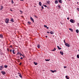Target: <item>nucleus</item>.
I'll return each mask as SVG.
<instances>
[{
	"mask_svg": "<svg viewBox=\"0 0 79 79\" xmlns=\"http://www.w3.org/2000/svg\"><path fill=\"white\" fill-rule=\"evenodd\" d=\"M10 10L11 11H13V10Z\"/></svg>",
	"mask_w": 79,
	"mask_h": 79,
	"instance_id": "obj_54",
	"label": "nucleus"
},
{
	"mask_svg": "<svg viewBox=\"0 0 79 79\" xmlns=\"http://www.w3.org/2000/svg\"><path fill=\"white\" fill-rule=\"evenodd\" d=\"M45 61H50V59L48 60V59H45Z\"/></svg>",
	"mask_w": 79,
	"mask_h": 79,
	"instance_id": "obj_26",
	"label": "nucleus"
},
{
	"mask_svg": "<svg viewBox=\"0 0 79 79\" xmlns=\"http://www.w3.org/2000/svg\"><path fill=\"white\" fill-rule=\"evenodd\" d=\"M20 59H21V60H23V57H21L20 58Z\"/></svg>",
	"mask_w": 79,
	"mask_h": 79,
	"instance_id": "obj_38",
	"label": "nucleus"
},
{
	"mask_svg": "<svg viewBox=\"0 0 79 79\" xmlns=\"http://www.w3.org/2000/svg\"><path fill=\"white\" fill-rule=\"evenodd\" d=\"M10 47H11V48H12V45H11L10 46Z\"/></svg>",
	"mask_w": 79,
	"mask_h": 79,
	"instance_id": "obj_51",
	"label": "nucleus"
},
{
	"mask_svg": "<svg viewBox=\"0 0 79 79\" xmlns=\"http://www.w3.org/2000/svg\"><path fill=\"white\" fill-rule=\"evenodd\" d=\"M19 76L21 78H22V77H22V75H21V74H19Z\"/></svg>",
	"mask_w": 79,
	"mask_h": 79,
	"instance_id": "obj_16",
	"label": "nucleus"
},
{
	"mask_svg": "<svg viewBox=\"0 0 79 79\" xmlns=\"http://www.w3.org/2000/svg\"><path fill=\"white\" fill-rule=\"evenodd\" d=\"M47 29H49V27H46Z\"/></svg>",
	"mask_w": 79,
	"mask_h": 79,
	"instance_id": "obj_45",
	"label": "nucleus"
},
{
	"mask_svg": "<svg viewBox=\"0 0 79 79\" xmlns=\"http://www.w3.org/2000/svg\"><path fill=\"white\" fill-rule=\"evenodd\" d=\"M10 21V20L9 19H6L5 20V22L6 23V24H8V23H9V21Z\"/></svg>",
	"mask_w": 79,
	"mask_h": 79,
	"instance_id": "obj_1",
	"label": "nucleus"
},
{
	"mask_svg": "<svg viewBox=\"0 0 79 79\" xmlns=\"http://www.w3.org/2000/svg\"><path fill=\"white\" fill-rule=\"evenodd\" d=\"M70 21L71 22V23H74V20H73L72 19H70Z\"/></svg>",
	"mask_w": 79,
	"mask_h": 79,
	"instance_id": "obj_5",
	"label": "nucleus"
},
{
	"mask_svg": "<svg viewBox=\"0 0 79 79\" xmlns=\"http://www.w3.org/2000/svg\"><path fill=\"white\" fill-rule=\"evenodd\" d=\"M20 54H21V52H18L17 53V55H20Z\"/></svg>",
	"mask_w": 79,
	"mask_h": 79,
	"instance_id": "obj_25",
	"label": "nucleus"
},
{
	"mask_svg": "<svg viewBox=\"0 0 79 79\" xmlns=\"http://www.w3.org/2000/svg\"><path fill=\"white\" fill-rule=\"evenodd\" d=\"M77 10H78V11H79V9H78Z\"/></svg>",
	"mask_w": 79,
	"mask_h": 79,
	"instance_id": "obj_55",
	"label": "nucleus"
},
{
	"mask_svg": "<svg viewBox=\"0 0 79 79\" xmlns=\"http://www.w3.org/2000/svg\"><path fill=\"white\" fill-rule=\"evenodd\" d=\"M47 33L48 34V33H50V32H48H48H47Z\"/></svg>",
	"mask_w": 79,
	"mask_h": 79,
	"instance_id": "obj_49",
	"label": "nucleus"
},
{
	"mask_svg": "<svg viewBox=\"0 0 79 79\" xmlns=\"http://www.w3.org/2000/svg\"><path fill=\"white\" fill-rule=\"evenodd\" d=\"M18 74H20V73H18Z\"/></svg>",
	"mask_w": 79,
	"mask_h": 79,
	"instance_id": "obj_59",
	"label": "nucleus"
},
{
	"mask_svg": "<svg viewBox=\"0 0 79 79\" xmlns=\"http://www.w3.org/2000/svg\"><path fill=\"white\" fill-rule=\"evenodd\" d=\"M11 51H12V50H10V52H11Z\"/></svg>",
	"mask_w": 79,
	"mask_h": 79,
	"instance_id": "obj_47",
	"label": "nucleus"
},
{
	"mask_svg": "<svg viewBox=\"0 0 79 79\" xmlns=\"http://www.w3.org/2000/svg\"><path fill=\"white\" fill-rule=\"evenodd\" d=\"M42 11V9L41 10Z\"/></svg>",
	"mask_w": 79,
	"mask_h": 79,
	"instance_id": "obj_60",
	"label": "nucleus"
},
{
	"mask_svg": "<svg viewBox=\"0 0 79 79\" xmlns=\"http://www.w3.org/2000/svg\"><path fill=\"white\" fill-rule=\"evenodd\" d=\"M10 21H11V22H14L13 19H11L10 20Z\"/></svg>",
	"mask_w": 79,
	"mask_h": 79,
	"instance_id": "obj_28",
	"label": "nucleus"
},
{
	"mask_svg": "<svg viewBox=\"0 0 79 79\" xmlns=\"http://www.w3.org/2000/svg\"><path fill=\"white\" fill-rule=\"evenodd\" d=\"M15 50H13L12 51V52H13V54H15Z\"/></svg>",
	"mask_w": 79,
	"mask_h": 79,
	"instance_id": "obj_20",
	"label": "nucleus"
},
{
	"mask_svg": "<svg viewBox=\"0 0 79 79\" xmlns=\"http://www.w3.org/2000/svg\"><path fill=\"white\" fill-rule=\"evenodd\" d=\"M58 7H59V8H61V6H58Z\"/></svg>",
	"mask_w": 79,
	"mask_h": 79,
	"instance_id": "obj_48",
	"label": "nucleus"
},
{
	"mask_svg": "<svg viewBox=\"0 0 79 79\" xmlns=\"http://www.w3.org/2000/svg\"><path fill=\"white\" fill-rule=\"evenodd\" d=\"M20 12H21V13H23V12L22 11L20 10Z\"/></svg>",
	"mask_w": 79,
	"mask_h": 79,
	"instance_id": "obj_35",
	"label": "nucleus"
},
{
	"mask_svg": "<svg viewBox=\"0 0 79 79\" xmlns=\"http://www.w3.org/2000/svg\"><path fill=\"white\" fill-rule=\"evenodd\" d=\"M22 56H23V57H24V56L23 55H22Z\"/></svg>",
	"mask_w": 79,
	"mask_h": 79,
	"instance_id": "obj_56",
	"label": "nucleus"
},
{
	"mask_svg": "<svg viewBox=\"0 0 79 79\" xmlns=\"http://www.w3.org/2000/svg\"><path fill=\"white\" fill-rule=\"evenodd\" d=\"M76 32H77V33H79V30H76Z\"/></svg>",
	"mask_w": 79,
	"mask_h": 79,
	"instance_id": "obj_17",
	"label": "nucleus"
},
{
	"mask_svg": "<svg viewBox=\"0 0 79 79\" xmlns=\"http://www.w3.org/2000/svg\"><path fill=\"white\" fill-rule=\"evenodd\" d=\"M69 30H70V31H71V32H73V29L71 28H69Z\"/></svg>",
	"mask_w": 79,
	"mask_h": 79,
	"instance_id": "obj_14",
	"label": "nucleus"
},
{
	"mask_svg": "<svg viewBox=\"0 0 79 79\" xmlns=\"http://www.w3.org/2000/svg\"><path fill=\"white\" fill-rule=\"evenodd\" d=\"M45 37H46V38H47V37H48V36H46Z\"/></svg>",
	"mask_w": 79,
	"mask_h": 79,
	"instance_id": "obj_50",
	"label": "nucleus"
},
{
	"mask_svg": "<svg viewBox=\"0 0 79 79\" xmlns=\"http://www.w3.org/2000/svg\"><path fill=\"white\" fill-rule=\"evenodd\" d=\"M19 60L20 59H18V62H19H19H20V61H19Z\"/></svg>",
	"mask_w": 79,
	"mask_h": 79,
	"instance_id": "obj_31",
	"label": "nucleus"
},
{
	"mask_svg": "<svg viewBox=\"0 0 79 79\" xmlns=\"http://www.w3.org/2000/svg\"><path fill=\"white\" fill-rule=\"evenodd\" d=\"M1 7L0 8V10H2V9H3V6H1Z\"/></svg>",
	"mask_w": 79,
	"mask_h": 79,
	"instance_id": "obj_22",
	"label": "nucleus"
},
{
	"mask_svg": "<svg viewBox=\"0 0 79 79\" xmlns=\"http://www.w3.org/2000/svg\"><path fill=\"white\" fill-rule=\"evenodd\" d=\"M17 57L18 58H20V57H19V56H17Z\"/></svg>",
	"mask_w": 79,
	"mask_h": 79,
	"instance_id": "obj_40",
	"label": "nucleus"
},
{
	"mask_svg": "<svg viewBox=\"0 0 79 79\" xmlns=\"http://www.w3.org/2000/svg\"><path fill=\"white\" fill-rule=\"evenodd\" d=\"M22 64V63L21 62H20L19 64V65H21Z\"/></svg>",
	"mask_w": 79,
	"mask_h": 79,
	"instance_id": "obj_41",
	"label": "nucleus"
},
{
	"mask_svg": "<svg viewBox=\"0 0 79 79\" xmlns=\"http://www.w3.org/2000/svg\"><path fill=\"white\" fill-rule=\"evenodd\" d=\"M37 47H38V48H40V45H39V44H38Z\"/></svg>",
	"mask_w": 79,
	"mask_h": 79,
	"instance_id": "obj_11",
	"label": "nucleus"
},
{
	"mask_svg": "<svg viewBox=\"0 0 79 79\" xmlns=\"http://www.w3.org/2000/svg\"><path fill=\"white\" fill-rule=\"evenodd\" d=\"M55 50H56V48H55L53 49L52 50V51H53L54 52V51H55Z\"/></svg>",
	"mask_w": 79,
	"mask_h": 79,
	"instance_id": "obj_18",
	"label": "nucleus"
},
{
	"mask_svg": "<svg viewBox=\"0 0 79 79\" xmlns=\"http://www.w3.org/2000/svg\"><path fill=\"white\" fill-rule=\"evenodd\" d=\"M4 68H8V66L6 65H4Z\"/></svg>",
	"mask_w": 79,
	"mask_h": 79,
	"instance_id": "obj_21",
	"label": "nucleus"
},
{
	"mask_svg": "<svg viewBox=\"0 0 79 79\" xmlns=\"http://www.w3.org/2000/svg\"><path fill=\"white\" fill-rule=\"evenodd\" d=\"M64 42L65 43H66V42H65V40H64Z\"/></svg>",
	"mask_w": 79,
	"mask_h": 79,
	"instance_id": "obj_46",
	"label": "nucleus"
},
{
	"mask_svg": "<svg viewBox=\"0 0 79 79\" xmlns=\"http://www.w3.org/2000/svg\"><path fill=\"white\" fill-rule=\"evenodd\" d=\"M47 3H48V4H50V1H48L47 2Z\"/></svg>",
	"mask_w": 79,
	"mask_h": 79,
	"instance_id": "obj_27",
	"label": "nucleus"
},
{
	"mask_svg": "<svg viewBox=\"0 0 79 79\" xmlns=\"http://www.w3.org/2000/svg\"><path fill=\"white\" fill-rule=\"evenodd\" d=\"M58 2L60 3H62V0H58Z\"/></svg>",
	"mask_w": 79,
	"mask_h": 79,
	"instance_id": "obj_9",
	"label": "nucleus"
},
{
	"mask_svg": "<svg viewBox=\"0 0 79 79\" xmlns=\"http://www.w3.org/2000/svg\"><path fill=\"white\" fill-rule=\"evenodd\" d=\"M51 71L52 73H54V71L53 70H51Z\"/></svg>",
	"mask_w": 79,
	"mask_h": 79,
	"instance_id": "obj_32",
	"label": "nucleus"
},
{
	"mask_svg": "<svg viewBox=\"0 0 79 79\" xmlns=\"http://www.w3.org/2000/svg\"><path fill=\"white\" fill-rule=\"evenodd\" d=\"M57 47L58 50H61V48H59V46H57Z\"/></svg>",
	"mask_w": 79,
	"mask_h": 79,
	"instance_id": "obj_15",
	"label": "nucleus"
},
{
	"mask_svg": "<svg viewBox=\"0 0 79 79\" xmlns=\"http://www.w3.org/2000/svg\"><path fill=\"white\" fill-rule=\"evenodd\" d=\"M20 56H21V55H23V54H21V53H20Z\"/></svg>",
	"mask_w": 79,
	"mask_h": 79,
	"instance_id": "obj_36",
	"label": "nucleus"
},
{
	"mask_svg": "<svg viewBox=\"0 0 79 79\" xmlns=\"http://www.w3.org/2000/svg\"><path fill=\"white\" fill-rule=\"evenodd\" d=\"M43 6H45V7H47V6L46 5H44Z\"/></svg>",
	"mask_w": 79,
	"mask_h": 79,
	"instance_id": "obj_37",
	"label": "nucleus"
},
{
	"mask_svg": "<svg viewBox=\"0 0 79 79\" xmlns=\"http://www.w3.org/2000/svg\"><path fill=\"white\" fill-rule=\"evenodd\" d=\"M34 17H35V18H37L38 17L37 16H36V15H34Z\"/></svg>",
	"mask_w": 79,
	"mask_h": 79,
	"instance_id": "obj_33",
	"label": "nucleus"
},
{
	"mask_svg": "<svg viewBox=\"0 0 79 79\" xmlns=\"http://www.w3.org/2000/svg\"><path fill=\"white\" fill-rule=\"evenodd\" d=\"M77 4H78L79 3V2H77Z\"/></svg>",
	"mask_w": 79,
	"mask_h": 79,
	"instance_id": "obj_57",
	"label": "nucleus"
},
{
	"mask_svg": "<svg viewBox=\"0 0 79 79\" xmlns=\"http://www.w3.org/2000/svg\"><path fill=\"white\" fill-rule=\"evenodd\" d=\"M60 53L61 55H63V51H60Z\"/></svg>",
	"mask_w": 79,
	"mask_h": 79,
	"instance_id": "obj_8",
	"label": "nucleus"
},
{
	"mask_svg": "<svg viewBox=\"0 0 79 79\" xmlns=\"http://www.w3.org/2000/svg\"><path fill=\"white\" fill-rule=\"evenodd\" d=\"M64 68H67V66H64Z\"/></svg>",
	"mask_w": 79,
	"mask_h": 79,
	"instance_id": "obj_43",
	"label": "nucleus"
},
{
	"mask_svg": "<svg viewBox=\"0 0 79 79\" xmlns=\"http://www.w3.org/2000/svg\"><path fill=\"white\" fill-rule=\"evenodd\" d=\"M50 33L51 34H54V32H53V31H52L50 32Z\"/></svg>",
	"mask_w": 79,
	"mask_h": 79,
	"instance_id": "obj_10",
	"label": "nucleus"
},
{
	"mask_svg": "<svg viewBox=\"0 0 79 79\" xmlns=\"http://www.w3.org/2000/svg\"><path fill=\"white\" fill-rule=\"evenodd\" d=\"M55 3L56 4H57V3H58V1L57 0H56L55 1Z\"/></svg>",
	"mask_w": 79,
	"mask_h": 79,
	"instance_id": "obj_23",
	"label": "nucleus"
},
{
	"mask_svg": "<svg viewBox=\"0 0 79 79\" xmlns=\"http://www.w3.org/2000/svg\"><path fill=\"white\" fill-rule=\"evenodd\" d=\"M77 24H78V25H79V23H77Z\"/></svg>",
	"mask_w": 79,
	"mask_h": 79,
	"instance_id": "obj_58",
	"label": "nucleus"
},
{
	"mask_svg": "<svg viewBox=\"0 0 79 79\" xmlns=\"http://www.w3.org/2000/svg\"><path fill=\"white\" fill-rule=\"evenodd\" d=\"M11 3L12 4H13V3H14V2H13V0H11Z\"/></svg>",
	"mask_w": 79,
	"mask_h": 79,
	"instance_id": "obj_29",
	"label": "nucleus"
},
{
	"mask_svg": "<svg viewBox=\"0 0 79 79\" xmlns=\"http://www.w3.org/2000/svg\"><path fill=\"white\" fill-rule=\"evenodd\" d=\"M44 27H47V25H44Z\"/></svg>",
	"mask_w": 79,
	"mask_h": 79,
	"instance_id": "obj_34",
	"label": "nucleus"
},
{
	"mask_svg": "<svg viewBox=\"0 0 79 79\" xmlns=\"http://www.w3.org/2000/svg\"><path fill=\"white\" fill-rule=\"evenodd\" d=\"M0 37L2 39L3 38V35L2 34H0Z\"/></svg>",
	"mask_w": 79,
	"mask_h": 79,
	"instance_id": "obj_13",
	"label": "nucleus"
},
{
	"mask_svg": "<svg viewBox=\"0 0 79 79\" xmlns=\"http://www.w3.org/2000/svg\"><path fill=\"white\" fill-rule=\"evenodd\" d=\"M65 77H66V78L67 79H69V77H68V76H65Z\"/></svg>",
	"mask_w": 79,
	"mask_h": 79,
	"instance_id": "obj_24",
	"label": "nucleus"
},
{
	"mask_svg": "<svg viewBox=\"0 0 79 79\" xmlns=\"http://www.w3.org/2000/svg\"><path fill=\"white\" fill-rule=\"evenodd\" d=\"M27 24H28V26H29V25H31V22L28 21L27 22Z\"/></svg>",
	"mask_w": 79,
	"mask_h": 79,
	"instance_id": "obj_6",
	"label": "nucleus"
},
{
	"mask_svg": "<svg viewBox=\"0 0 79 79\" xmlns=\"http://www.w3.org/2000/svg\"><path fill=\"white\" fill-rule=\"evenodd\" d=\"M67 19L69 20V18L68 17V18H67Z\"/></svg>",
	"mask_w": 79,
	"mask_h": 79,
	"instance_id": "obj_44",
	"label": "nucleus"
},
{
	"mask_svg": "<svg viewBox=\"0 0 79 79\" xmlns=\"http://www.w3.org/2000/svg\"><path fill=\"white\" fill-rule=\"evenodd\" d=\"M41 8H42V9H44V7H43V6H41Z\"/></svg>",
	"mask_w": 79,
	"mask_h": 79,
	"instance_id": "obj_42",
	"label": "nucleus"
},
{
	"mask_svg": "<svg viewBox=\"0 0 79 79\" xmlns=\"http://www.w3.org/2000/svg\"><path fill=\"white\" fill-rule=\"evenodd\" d=\"M77 58H79V56L78 55H77Z\"/></svg>",
	"mask_w": 79,
	"mask_h": 79,
	"instance_id": "obj_30",
	"label": "nucleus"
},
{
	"mask_svg": "<svg viewBox=\"0 0 79 79\" xmlns=\"http://www.w3.org/2000/svg\"><path fill=\"white\" fill-rule=\"evenodd\" d=\"M54 72L56 73V70H54Z\"/></svg>",
	"mask_w": 79,
	"mask_h": 79,
	"instance_id": "obj_39",
	"label": "nucleus"
},
{
	"mask_svg": "<svg viewBox=\"0 0 79 79\" xmlns=\"http://www.w3.org/2000/svg\"><path fill=\"white\" fill-rule=\"evenodd\" d=\"M4 68V67H3V65L0 66V70L1 71H2V70Z\"/></svg>",
	"mask_w": 79,
	"mask_h": 79,
	"instance_id": "obj_2",
	"label": "nucleus"
},
{
	"mask_svg": "<svg viewBox=\"0 0 79 79\" xmlns=\"http://www.w3.org/2000/svg\"><path fill=\"white\" fill-rule=\"evenodd\" d=\"M69 0V1L70 0Z\"/></svg>",
	"mask_w": 79,
	"mask_h": 79,
	"instance_id": "obj_61",
	"label": "nucleus"
},
{
	"mask_svg": "<svg viewBox=\"0 0 79 79\" xmlns=\"http://www.w3.org/2000/svg\"><path fill=\"white\" fill-rule=\"evenodd\" d=\"M30 19L31 21H32L33 23H34V19L31 17H30Z\"/></svg>",
	"mask_w": 79,
	"mask_h": 79,
	"instance_id": "obj_4",
	"label": "nucleus"
},
{
	"mask_svg": "<svg viewBox=\"0 0 79 79\" xmlns=\"http://www.w3.org/2000/svg\"><path fill=\"white\" fill-rule=\"evenodd\" d=\"M1 73H2V74H6V73H5V72L4 71H1Z\"/></svg>",
	"mask_w": 79,
	"mask_h": 79,
	"instance_id": "obj_7",
	"label": "nucleus"
},
{
	"mask_svg": "<svg viewBox=\"0 0 79 79\" xmlns=\"http://www.w3.org/2000/svg\"><path fill=\"white\" fill-rule=\"evenodd\" d=\"M20 0V1H24L23 0Z\"/></svg>",
	"mask_w": 79,
	"mask_h": 79,
	"instance_id": "obj_53",
	"label": "nucleus"
},
{
	"mask_svg": "<svg viewBox=\"0 0 79 79\" xmlns=\"http://www.w3.org/2000/svg\"><path fill=\"white\" fill-rule=\"evenodd\" d=\"M39 5H40V6L42 5V3L41 2H39Z\"/></svg>",
	"mask_w": 79,
	"mask_h": 79,
	"instance_id": "obj_12",
	"label": "nucleus"
},
{
	"mask_svg": "<svg viewBox=\"0 0 79 79\" xmlns=\"http://www.w3.org/2000/svg\"><path fill=\"white\" fill-rule=\"evenodd\" d=\"M65 45L67 47H69L70 46L69 44H68V43H65Z\"/></svg>",
	"mask_w": 79,
	"mask_h": 79,
	"instance_id": "obj_3",
	"label": "nucleus"
},
{
	"mask_svg": "<svg viewBox=\"0 0 79 79\" xmlns=\"http://www.w3.org/2000/svg\"><path fill=\"white\" fill-rule=\"evenodd\" d=\"M33 63L35 64V65H37L38 64L37 63H36L35 62H33Z\"/></svg>",
	"mask_w": 79,
	"mask_h": 79,
	"instance_id": "obj_19",
	"label": "nucleus"
},
{
	"mask_svg": "<svg viewBox=\"0 0 79 79\" xmlns=\"http://www.w3.org/2000/svg\"><path fill=\"white\" fill-rule=\"evenodd\" d=\"M7 51L8 52H9V50L8 49H7Z\"/></svg>",
	"mask_w": 79,
	"mask_h": 79,
	"instance_id": "obj_52",
	"label": "nucleus"
}]
</instances>
